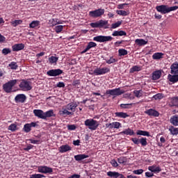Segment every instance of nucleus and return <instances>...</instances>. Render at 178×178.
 Listing matches in <instances>:
<instances>
[{
    "label": "nucleus",
    "mask_w": 178,
    "mask_h": 178,
    "mask_svg": "<svg viewBox=\"0 0 178 178\" xmlns=\"http://www.w3.org/2000/svg\"><path fill=\"white\" fill-rule=\"evenodd\" d=\"M95 47H97V43L94 42H89L88 43L87 45V48L88 49V50L90 51V49H91V48H95Z\"/></svg>",
    "instance_id": "3c124183"
},
{
    "label": "nucleus",
    "mask_w": 178,
    "mask_h": 178,
    "mask_svg": "<svg viewBox=\"0 0 178 178\" xmlns=\"http://www.w3.org/2000/svg\"><path fill=\"white\" fill-rule=\"evenodd\" d=\"M38 172L39 173H44V175H47V173H49L51 175L53 173L54 170L52 168L46 165H40L38 167Z\"/></svg>",
    "instance_id": "1a4fd4ad"
},
{
    "label": "nucleus",
    "mask_w": 178,
    "mask_h": 178,
    "mask_svg": "<svg viewBox=\"0 0 178 178\" xmlns=\"http://www.w3.org/2000/svg\"><path fill=\"white\" fill-rule=\"evenodd\" d=\"M148 170L152 172V173H159L162 172V169L161 168V167L156 166L155 165L149 166Z\"/></svg>",
    "instance_id": "6ab92c4d"
},
{
    "label": "nucleus",
    "mask_w": 178,
    "mask_h": 178,
    "mask_svg": "<svg viewBox=\"0 0 178 178\" xmlns=\"http://www.w3.org/2000/svg\"><path fill=\"white\" fill-rule=\"evenodd\" d=\"M169 131L172 134V136H177V134H178V128H176L174 126H171L169 128Z\"/></svg>",
    "instance_id": "c9c22d12"
},
{
    "label": "nucleus",
    "mask_w": 178,
    "mask_h": 178,
    "mask_svg": "<svg viewBox=\"0 0 178 178\" xmlns=\"http://www.w3.org/2000/svg\"><path fill=\"white\" fill-rule=\"evenodd\" d=\"M141 92H143L142 90L134 91V94L135 97H136V98H140V97H142L143 93H141Z\"/></svg>",
    "instance_id": "603ef678"
},
{
    "label": "nucleus",
    "mask_w": 178,
    "mask_h": 178,
    "mask_svg": "<svg viewBox=\"0 0 178 178\" xmlns=\"http://www.w3.org/2000/svg\"><path fill=\"white\" fill-rule=\"evenodd\" d=\"M161 76H162V72L160 70L154 71L152 74V79L159 80V79H161Z\"/></svg>",
    "instance_id": "393cba45"
},
{
    "label": "nucleus",
    "mask_w": 178,
    "mask_h": 178,
    "mask_svg": "<svg viewBox=\"0 0 178 178\" xmlns=\"http://www.w3.org/2000/svg\"><path fill=\"white\" fill-rule=\"evenodd\" d=\"M86 158H90V156L87 154H77L74 156L75 161H83V159H86Z\"/></svg>",
    "instance_id": "7c9ffc66"
},
{
    "label": "nucleus",
    "mask_w": 178,
    "mask_h": 178,
    "mask_svg": "<svg viewBox=\"0 0 178 178\" xmlns=\"http://www.w3.org/2000/svg\"><path fill=\"white\" fill-rule=\"evenodd\" d=\"M145 175L146 177H154L153 172H146Z\"/></svg>",
    "instance_id": "774afa93"
},
{
    "label": "nucleus",
    "mask_w": 178,
    "mask_h": 178,
    "mask_svg": "<svg viewBox=\"0 0 178 178\" xmlns=\"http://www.w3.org/2000/svg\"><path fill=\"white\" fill-rule=\"evenodd\" d=\"M37 126H38V124H37L35 122L26 123L24 125L23 130L25 133H30V131H31V127H37Z\"/></svg>",
    "instance_id": "f8f14e48"
},
{
    "label": "nucleus",
    "mask_w": 178,
    "mask_h": 178,
    "mask_svg": "<svg viewBox=\"0 0 178 178\" xmlns=\"http://www.w3.org/2000/svg\"><path fill=\"white\" fill-rule=\"evenodd\" d=\"M118 60V58H115L113 56H111L108 60H106V63H108V65H112V63H116Z\"/></svg>",
    "instance_id": "ea45409f"
},
{
    "label": "nucleus",
    "mask_w": 178,
    "mask_h": 178,
    "mask_svg": "<svg viewBox=\"0 0 178 178\" xmlns=\"http://www.w3.org/2000/svg\"><path fill=\"white\" fill-rule=\"evenodd\" d=\"M40 26V21L35 20V21H32L29 24V29H35L36 27H38Z\"/></svg>",
    "instance_id": "4c0bfd02"
},
{
    "label": "nucleus",
    "mask_w": 178,
    "mask_h": 178,
    "mask_svg": "<svg viewBox=\"0 0 178 178\" xmlns=\"http://www.w3.org/2000/svg\"><path fill=\"white\" fill-rule=\"evenodd\" d=\"M120 134H125V136H134V130L128 128L120 132Z\"/></svg>",
    "instance_id": "cd10ccee"
},
{
    "label": "nucleus",
    "mask_w": 178,
    "mask_h": 178,
    "mask_svg": "<svg viewBox=\"0 0 178 178\" xmlns=\"http://www.w3.org/2000/svg\"><path fill=\"white\" fill-rule=\"evenodd\" d=\"M54 30L57 34H59V33H62V31H63V25L56 26L54 28Z\"/></svg>",
    "instance_id": "49530a36"
},
{
    "label": "nucleus",
    "mask_w": 178,
    "mask_h": 178,
    "mask_svg": "<svg viewBox=\"0 0 178 178\" xmlns=\"http://www.w3.org/2000/svg\"><path fill=\"white\" fill-rule=\"evenodd\" d=\"M58 151L61 154H65V152H67L68 151H72V147L69 145H62L59 147Z\"/></svg>",
    "instance_id": "aec40b11"
},
{
    "label": "nucleus",
    "mask_w": 178,
    "mask_h": 178,
    "mask_svg": "<svg viewBox=\"0 0 178 178\" xmlns=\"http://www.w3.org/2000/svg\"><path fill=\"white\" fill-rule=\"evenodd\" d=\"M170 123L172 126H178V115H172L170 119Z\"/></svg>",
    "instance_id": "bb28decb"
},
{
    "label": "nucleus",
    "mask_w": 178,
    "mask_h": 178,
    "mask_svg": "<svg viewBox=\"0 0 178 178\" xmlns=\"http://www.w3.org/2000/svg\"><path fill=\"white\" fill-rule=\"evenodd\" d=\"M122 23H123V21H118L115 23H113L111 24V29H118V27H120L122 26Z\"/></svg>",
    "instance_id": "a18cd8bd"
},
{
    "label": "nucleus",
    "mask_w": 178,
    "mask_h": 178,
    "mask_svg": "<svg viewBox=\"0 0 178 178\" xmlns=\"http://www.w3.org/2000/svg\"><path fill=\"white\" fill-rule=\"evenodd\" d=\"M140 70H141V67L135 65L130 69V72L134 73V72H140Z\"/></svg>",
    "instance_id": "de8ad7c7"
},
{
    "label": "nucleus",
    "mask_w": 178,
    "mask_h": 178,
    "mask_svg": "<svg viewBox=\"0 0 178 178\" xmlns=\"http://www.w3.org/2000/svg\"><path fill=\"white\" fill-rule=\"evenodd\" d=\"M113 38L112 36L98 35L93 38V41L97 42H108V41H112Z\"/></svg>",
    "instance_id": "423d86ee"
},
{
    "label": "nucleus",
    "mask_w": 178,
    "mask_h": 178,
    "mask_svg": "<svg viewBox=\"0 0 178 178\" xmlns=\"http://www.w3.org/2000/svg\"><path fill=\"white\" fill-rule=\"evenodd\" d=\"M154 99H162L163 98V94L162 93H157L156 95L153 96Z\"/></svg>",
    "instance_id": "6e6d98bb"
},
{
    "label": "nucleus",
    "mask_w": 178,
    "mask_h": 178,
    "mask_svg": "<svg viewBox=\"0 0 178 178\" xmlns=\"http://www.w3.org/2000/svg\"><path fill=\"white\" fill-rule=\"evenodd\" d=\"M49 22L50 24H51L52 27H54V26H56V24H58V18L51 19Z\"/></svg>",
    "instance_id": "864d4df0"
},
{
    "label": "nucleus",
    "mask_w": 178,
    "mask_h": 178,
    "mask_svg": "<svg viewBox=\"0 0 178 178\" xmlns=\"http://www.w3.org/2000/svg\"><path fill=\"white\" fill-rule=\"evenodd\" d=\"M135 43L139 47H143V45H147V44H148V41H146L144 39H136Z\"/></svg>",
    "instance_id": "c756f323"
},
{
    "label": "nucleus",
    "mask_w": 178,
    "mask_h": 178,
    "mask_svg": "<svg viewBox=\"0 0 178 178\" xmlns=\"http://www.w3.org/2000/svg\"><path fill=\"white\" fill-rule=\"evenodd\" d=\"M132 106H133V104H121L120 105L122 109H131Z\"/></svg>",
    "instance_id": "a19ab883"
},
{
    "label": "nucleus",
    "mask_w": 178,
    "mask_h": 178,
    "mask_svg": "<svg viewBox=\"0 0 178 178\" xmlns=\"http://www.w3.org/2000/svg\"><path fill=\"white\" fill-rule=\"evenodd\" d=\"M84 124L88 127L90 130H97V129H98V126H99L98 121L95 120L94 119H88L85 120Z\"/></svg>",
    "instance_id": "7ed1b4c3"
},
{
    "label": "nucleus",
    "mask_w": 178,
    "mask_h": 178,
    "mask_svg": "<svg viewBox=\"0 0 178 178\" xmlns=\"http://www.w3.org/2000/svg\"><path fill=\"white\" fill-rule=\"evenodd\" d=\"M12 49L13 52H19V51H22V49H24V44H15L12 46Z\"/></svg>",
    "instance_id": "dca6fc26"
},
{
    "label": "nucleus",
    "mask_w": 178,
    "mask_h": 178,
    "mask_svg": "<svg viewBox=\"0 0 178 178\" xmlns=\"http://www.w3.org/2000/svg\"><path fill=\"white\" fill-rule=\"evenodd\" d=\"M22 23H23L22 19H15L11 22L10 24L13 26V27H17V26H19V24H22Z\"/></svg>",
    "instance_id": "58836bf2"
},
{
    "label": "nucleus",
    "mask_w": 178,
    "mask_h": 178,
    "mask_svg": "<svg viewBox=\"0 0 178 178\" xmlns=\"http://www.w3.org/2000/svg\"><path fill=\"white\" fill-rule=\"evenodd\" d=\"M99 23V29H102L103 27H104L105 29H108V20H103V19H100L99 21H98Z\"/></svg>",
    "instance_id": "2f4dec72"
},
{
    "label": "nucleus",
    "mask_w": 178,
    "mask_h": 178,
    "mask_svg": "<svg viewBox=\"0 0 178 178\" xmlns=\"http://www.w3.org/2000/svg\"><path fill=\"white\" fill-rule=\"evenodd\" d=\"M63 73V71L60 69L50 70L47 71V74L50 77H56V76H60Z\"/></svg>",
    "instance_id": "9b49d317"
},
{
    "label": "nucleus",
    "mask_w": 178,
    "mask_h": 178,
    "mask_svg": "<svg viewBox=\"0 0 178 178\" xmlns=\"http://www.w3.org/2000/svg\"><path fill=\"white\" fill-rule=\"evenodd\" d=\"M90 26L92 27V29H99V22L90 23Z\"/></svg>",
    "instance_id": "bf43d9fd"
},
{
    "label": "nucleus",
    "mask_w": 178,
    "mask_h": 178,
    "mask_svg": "<svg viewBox=\"0 0 178 178\" xmlns=\"http://www.w3.org/2000/svg\"><path fill=\"white\" fill-rule=\"evenodd\" d=\"M127 5H129V3H120V4H118V9H124V6H126Z\"/></svg>",
    "instance_id": "680f3d73"
},
{
    "label": "nucleus",
    "mask_w": 178,
    "mask_h": 178,
    "mask_svg": "<svg viewBox=\"0 0 178 178\" xmlns=\"http://www.w3.org/2000/svg\"><path fill=\"white\" fill-rule=\"evenodd\" d=\"M106 127L107 129H120L122 127V124L119 122H114L109 124H106Z\"/></svg>",
    "instance_id": "2eb2a0df"
},
{
    "label": "nucleus",
    "mask_w": 178,
    "mask_h": 178,
    "mask_svg": "<svg viewBox=\"0 0 178 178\" xmlns=\"http://www.w3.org/2000/svg\"><path fill=\"white\" fill-rule=\"evenodd\" d=\"M117 15H119L120 16H127L129 13H127V11L126 10H118L116 11Z\"/></svg>",
    "instance_id": "8fccbe9b"
},
{
    "label": "nucleus",
    "mask_w": 178,
    "mask_h": 178,
    "mask_svg": "<svg viewBox=\"0 0 178 178\" xmlns=\"http://www.w3.org/2000/svg\"><path fill=\"white\" fill-rule=\"evenodd\" d=\"M47 118H56V114L54 113V110H49L44 112V120H47Z\"/></svg>",
    "instance_id": "5701e85b"
},
{
    "label": "nucleus",
    "mask_w": 178,
    "mask_h": 178,
    "mask_svg": "<svg viewBox=\"0 0 178 178\" xmlns=\"http://www.w3.org/2000/svg\"><path fill=\"white\" fill-rule=\"evenodd\" d=\"M77 106H78V105L76 102H70L65 106V108L68 111H71L73 113V112H76V108Z\"/></svg>",
    "instance_id": "a211bd4d"
},
{
    "label": "nucleus",
    "mask_w": 178,
    "mask_h": 178,
    "mask_svg": "<svg viewBox=\"0 0 178 178\" xmlns=\"http://www.w3.org/2000/svg\"><path fill=\"white\" fill-rule=\"evenodd\" d=\"M19 88L22 91H31L33 90V86H31V82L28 81L26 79H22L20 84L19 85Z\"/></svg>",
    "instance_id": "20e7f679"
},
{
    "label": "nucleus",
    "mask_w": 178,
    "mask_h": 178,
    "mask_svg": "<svg viewBox=\"0 0 178 178\" xmlns=\"http://www.w3.org/2000/svg\"><path fill=\"white\" fill-rule=\"evenodd\" d=\"M113 37H122L123 35H127V33L124 31H115L112 33Z\"/></svg>",
    "instance_id": "a878e982"
},
{
    "label": "nucleus",
    "mask_w": 178,
    "mask_h": 178,
    "mask_svg": "<svg viewBox=\"0 0 178 178\" xmlns=\"http://www.w3.org/2000/svg\"><path fill=\"white\" fill-rule=\"evenodd\" d=\"M127 54H128L127 50H126L124 49H120L118 50L119 56H126V55H127Z\"/></svg>",
    "instance_id": "c03bdc74"
},
{
    "label": "nucleus",
    "mask_w": 178,
    "mask_h": 178,
    "mask_svg": "<svg viewBox=\"0 0 178 178\" xmlns=\"http://www.w3.org/2000/svg\"><path fill=\"white\" fill-rule=\"evenodd\" d=\"M178 6H174L169 7L168 5H160L156 6V10L161 15H166V13H170V12H175V10H177Z\"/></svg>",
    "instance_id": "f257e3e1"
},
{
    "label": "nucleus",
    "mask_w": 178,
    "mask_h": 178,
    "mask_svg": "<svg viewBox=\"0 0 178 178\" xmlns=\"http://www.w3.org/2000/svg\"><path fill=\"white\" fill-rule=\"evenodd\" d=\"M31 144H40V140L29 139Z\"/></svg>",
    "instance_id": "e2e57ef3"
},
{
    "label": "nucleus",
    "mask_w": 178,
    "mask_h": 178,
    "mask_svg": "<svg viewBox=\"0 0 178 178\" xmlns=\"http://www.w3.org/2000/svg\"><path fill=\"white\" fill-rule=\"evenodd\" d=\"M60 115H62L63 116L64 115H67L68 116L74 115L73 112L69 111L67 108H63L62 111H59Z\"/></svg>",
    "instance_id": "473e14b6"
},
{
    "label": "nucleus",
    "mask_w": 178,
    "mask_h": 178,
    "mask_svg": "<svg viewBox=\"0 0 178 178\" xmlns=\"http://www.w3.org/2000/svg\"><path fill=\"white\" fill-rule=\"evenodd\" d=\"M118 163H120V164L124 163V162H126L124 161V157H120V158H118Z\"/></svg>",
    "instance_id": "338daca9"
},
{
    "label": "nucleus",
    "mask_w": 178,
    "mask_h": 178,
    "mask_svg": "<svg viewBox=\"0 0 178 178\" xmlns=\"http://www.w3.org/2000/svg\"><path fill=\"white\" fill-rule=\"evenodd\" d=\"M115 118H120L121 119H126V118H129V114L127 113L123 112H116L115 113Z\"/></svg>",
    "instance_id": "c85d7f7f"
},
{
    "label": "nucleus",
    "mask_w": 178,
    "mask_h": 178,
    "mask_svg": "<svg viewBox=\"0 0 178 178\" xmlns=\"http://www.w3.org/2000/svg\"><path fill=\"white\" fill-rule=\"evenodd\" d=\"M17 129V125H16L15 124H11L8 127V130H10V131H16Z\"/></svg>",
    "instance_id": "5fc2aeb1"
},
{
    "label": "nucleus",
    "mask_w": 178,
    "mask_h": 178,
    "mask_svg": "<svg viewBox=\"0 0 178 178\" xmlns=\"http://www.w3.org/2000/svg\"><path fill=\"white\" fill-rule=\"evenodd\" d=\"M168 80H169V81H170L171 83H177L178 74H172V75L169 74L168 75Z\"/></svg>",
    "instance_id": "4be33fe9"
},
{
    "label": "nucleus",
    "mask_w": 178,
    "mask_h": 178,
    "mask_svg": "<svg viewBox=\"0 0 178 178\" xmlns=\"http://www.w3.org/2000/svg\"><path fill=\"white\" fill-rule=\"evenodd\" d=\"M146 115L148 116H153V118H158L159 116V112L155 109L149 108L145 111Z\"/></svg>",
    "instance_id": "4468645a"
},
{
    "label": "nucleus",
    "mask_w": 178,
    "mask_h": 178,
    "mask_svg": "<svg viewBox=\"0 0 178 178\" xmlns=\"http://www.w3.org/2000/svg\"><path fill=\"white\" fill-rule=\"evenodd\" d=\"M58 60H59V57L54 56H51V57L49 58V62L50 65H56Z\"/></svg>",
    "instance_id": "72a5a7b5"
},
{
    "label": "nucleus",
    "mask_w": 178,
    "mask_h": 178,
    "mask_svg": "<svg viewBox=\"0 0 178 178\" xmlns=\"http://www.w3.org/2000/svg\"><path fill=\"white\" fill-rule=\"evenodd\" d=\"M67 127L68 130H70V131L76 130V129H77V127H76V125L74 124H68Z\"/></svg>",
    "instance_id": "052dcab7"
},
{
    "label": "nucleus",
    "mask_w": 178,
    "mask_h": 178,
    "mask_svg": "<svg viewBox=\"0 0 178 178\" xmlns=\"http://www.w3.org/2000/svg\"><path fill=\"white\" fill-rule=\"evenodd\" d=\"M34 148V145H29L26 147H25L24 149L26 152L30 151V149H33Z\"/></svg>",
    "instance_id": "69168bd1"
},
{
    "label": "nucleus",
    "mask_w": 178,
    "mask_h": 178,
    "mask_svg": "<svg viewBox=\"0 0 178 178\" xmlns=\"http://www.w3.org/2000/svg\"><path fill=\"white\" fill-rule=\"evenodd\" d=\"M111 163L113 168H118V166H119V164H118V161H116L115 159L111 160Z\"/></svg>",
    "instance_id": "4d7b16f0"
},
{
    "label": "nucleus",
    "mask_w": 178,
    "mask_h": 178,
    "mask_svg": "<svg viewBox=\"0 0 178 178\" xmlns=\"http://www.w3.org/2000/svg\"><path fill=\"white\" fill-rule=\"evenodd\" d=\"M56 86L58 88H65V83L63 82H58L56 85Z\"/></svg>",
    "instance_id": "0e129e2a"
},
{
    "label": "nucleus",
    "mask_w": 178,
    "mask_h": 178,
    "mask_svg": "<svg viewBox=\"0 0 178 178\" xmlns=\"http://www.w3.org/2000/svg\"><path fill=\"white\" fill-rule=\"evenodd\" d=\"M122 94H124V90H120V88L107 90L106 91V95H115L118 97L119 95H122Z\"/></svg>",
    "instance_id": "0eeeda50"
},
{
    "label": "nucleus",
    "mask_w": 178,
    "mask_h": 178,
    "mask_svg": "<svg viewBox=\"0 0 178 178\" xmlns=\"http://www.w3.org/2000/svg\"><path fill=\"white\" fill-rule=\"evenodd\" d=\"M118 175L119 172H113V171H108L107 172V176H108V177L111 178H118Z\"/></svg>",
    "instance_id": "e433bc0d"
},
{
    "label": "nucleus",
    "mask_w": 178,
    "mask_h": 178,
    "mask_svg": "<svg viewBox=\"0 0 178 178\" xmlns=\"http://www.w3.org/2000/svg\"><path fill=\"white\" fill-rule=\"evenodd\" d=\"M19 79H13L10 80L3 85V90L5 92L10 93L12 92V90H13V87L17 84Z\"/></svg>",
    "instance_id": "f03ea898"
},
{
    "label": "nucleus",
    "mask_w": 178,
    "mask_h": 178,
    "mask_svg": "<svg viewBox=\"0 0 178 178\" xmlns=\"http://www.w3.org/2000/svg\"><path fill=\"white\" fill-rule=\"evenodd\" d=\"M9 67H10V69H12V70H16L18 67L19 65H17V63L16 62H11L9 65H8Z\"/></svg>",
    "instance_id": "79ce46f5"
},
{
    "label": "nucleus",
    "mask_w": 178,
    "mask_h": 178,
    "mask_svg": "<svg viewBox=\"0 0 178 178\" xmlns=\"http://www.w3.org/2000/svg\"><path fill=\"white\" fill-rule=\"evenodd\" d=\"M137 136H144L146 137H149L151 135H149V132L147 131H143V130H138L136 131Z\"/></svg>",
    "instance_id": "f704fd0d"
},
{
    "label": "nucleus",
    "mask_w": 178,
    "mask_h": 178,
    "mask_svg": "<svg viewBox=\"0 0 178 178\" xmlns=\"http://www.w3.org/2000/svg\"><path fill=\"white\" fill-rule=\"evenodd\" d=\"M131 140L136 144V145H138V144H141L142 147H147L148 145V142H147V138H141L140 139L137 138H132Z\"/></svg>",
    "instance_id": "6e6552de"
},
{
    "label": "nucleus",
    "mask_w": 178,
    "mask_h": 178,
    "mask_svg": "<svg viewBox=\"0 0 178 178\" xmlns=\"http://www.w3.org/2000/svg\"><path fill=\"white\" fill-rule=\"evenodd\" d=\"M1 53L3 55L6 56L12 53V50L10 48H4L2 49Z\"/></svg>",
    "instance_id": "09e8293b"
},
{
    "label": "nucleus",
    "mask_w": 178,
    "mask_h": 178,
    "mask_svg": "<svg viewBox=\"0 0 178 178\" xmlns=\"http://www.w3.org/2000/svg\"><path fill=\"white\" fill-rule=\"evenodd\" d=\"M164 55H165V54H163L162 52L154 53L152 55V59H154V60H159V59H163Z\"/></svg>",
    "instance_id": "b1692460"
},
{
    "label": "nucleus",
    "mask_w": 178,
    "mask_h": 178,
    "mask_svg": "<svg viewBox=\"0 0 178 178\" xmlns=\"http://www.w3.org/2000/svg\"><path fill=\"white\" fill-rule=\"evenodd\" d=\"M171 104L172 106H177L178 108V97H175L171 99Z\"/></svg>",
    "instance_id": "37998d69"
},
{
    "label": "nucleus",
    "mask_w": 178,
    "mask_h": 178,
    "mask_svg": "<svg viewBox=\"0 0 178 178\" xmlns=\"http://www.w3.org/2000/svg\"><path fill=\"white\" fill-rule=\"evenodd\" d=\"M33 113L35 116H36L39 119H43V120H44V112L42 110L35 109L33 110Z\"/></svg>",
    "instance_id": "f3484780"
},
{
    "label": "nucleus",
    "mask_w": 178,
    "mask_h": 178,
    "mask_svg": "<svg viewBox=\"0 0 178 178\" xmlns=\"http://www.w3.org/2000/svg\"><path fill=\"white\" fill-rule=\"evenodd\" d=\"M27 99V97H26V95L24 94H19L17 95L15 97V102L20 104H24L26 102V100Z\"/></svg>",
    "instance_id": "ddd939ff"
},
{
    "label": "nucleus",
    "mask_w": 178,
    "mask_h": 178,
    "mask_svg": "<svg viewBox=\"0 0 178 178\" xmlns=\"http://www.w3.org/2000/svg\"><path fill=\"white\" fill-rule=\"evenodd\" d=\"M170 73L178 74V62H175L170 65Z\"/></svg>",
    "instance_id": "412c9836"
},
{
    "label": "nucleus",
    "mask_w": 178,
    "mask_h": 178,
    "mask_svg": "<svg viewBox=\"0 0 178 178\" xmlns=\"http://www.w3.org/2000/svg\"><path fill=\"white\" fill-rule=\"evenodd\" d=\"M143 172L144 170L143 169L135 170L133 171V173H134V175H143Z\"/></svg>",
    "instance_id": "13d9d810"
},
{
    "label": "nucleus",
    "mask_w": 178,
    "mask_h": 178,
    "mask_svg": "<svg viewBox=\"0 0 178 178\" xmlns=\"http://www.w3.org/2000/svg\"><path fill=\"white\" fill-rule=\"evenodd\" d=\"M111 72V69L108 67L103 68H97L93 71V73L95 76H102V74H106V73H109Z\"/></svg>",
    "instance_id": "9d476101"
},
{
    "label": "nucleus",
    "mask_w": 178,
    "mask_h": 178,
    "mask_svg": "<svg viewBox=\"0 0 178 178\" xmlns=\"http://www.w3.org/2000/svg\"><path fill=\"white\" fill-rule=\"evenodd\" d=\"M104 13H105V9L99 8L95 10L90 11L89 16L90 17L96 19L97 17H101V16L104 15Z\"/></svg>",
    "instance_id": "39448f33"
}]
</instances>
